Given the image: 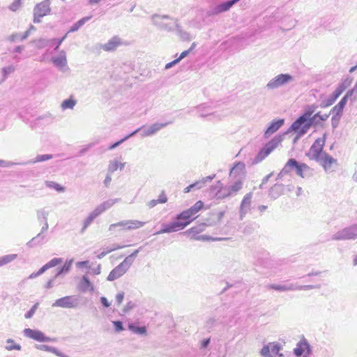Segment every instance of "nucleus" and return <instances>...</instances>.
<instances>
[{
    "label": "nucleus",
    "mask_w": 357,
    "mask_h": 357,
    "mask_svg": "<svg viewBox=\"0 0 357 357\" xmlns=\"http://www.w3.org/2000/svg\"><path fill=\"white\" fill-rule=\"evenodd\" d=\"M317 106L312 105L307 106L303 115L299 116L290 126L287 132L274 137L271 141L266 143L259 151L253 159V163L257 164L264 160L278 145L282 142L284 136L290 131L298 132L299 136L304 135L310 127L313 125L312 114L315 112Z\"/></svg>",
    "instance_id": "nucleus-1"
},
{
    "label": "nucleus",
    "mask_w": 357,
    "mask_h": 357,
    "mask_svg": "<svg viewBox=\"0 0 357 357\" xmlns=\"http://www.w3.org/2000/svg\"><path fill=\"white\" fill-rule=\"evenodd\" d=\"M153 25L156 26L160 30L171 32L175 30L177 26V19L171 18L169 15H160L154 14L151 17Z\"/></svg>",
    "instance_id": "nucleus-2"
},
{
    "label": "nucleus",
    "mask_w": 357,
    "mask_h": 357,
    "mask_svg": "<svg viewBox=\"0 0 357 357\" xmlns=\"http://www.w3.org/2000/svg\"><path fill=\"white\" fill-rule=\"evenodd\" d=\"M333 241H345L357 239V224L352 225L335 232L331 236Z\"/></svg>",
    "instance_id": "nucleus-3"
},
{
    "label": "nucleus",
    "mask_w": 357,
    "mask_h": 357,
    "mask_svg": "<svg viewBox=\"0 0 357 357\" xmlns=\"http://www.w3.org/2000/svg\"><path fill=\"white\" fill-rule=\"evenodd\" d=\"M326 135L324 134L323 137L317 139L310 148L307 156L310 160L318 162L321 159L322 154L324 153L323 152V148L326 142Z\"/></svg>",
    "instance_id": "nucleus-4"
},
{
    "label": "nucleus",
    "mask_w": 357,
    "mask_h": 357,
    "mask_svg": "<svg viewBox=\"0 0 357 357\" xmlns=\"http://www.w3.org/2000/svg\"><path fill=\"white\" fill-rule=\"evenodd\" d=\"M239 1L240 0H229L220 4L211 6L206 11V15L207 17H212L227 12Z\"/></svg>",
    "instance_id": "nucleus-5"
},
{
    "label": "nucleus",
    "mask_w": 357,
    "mask_h": 357,
    "mask_svg": "<svg viewBox=\"0 0 357 357\" xmlns=\"http://www.w3.org/2000/svg\"><path fill=\"white\" fill-rule=\"evenodd\" d=\"M293 79V77L289 74H280L271 79L268 82L266 87L268 89H275L291 82Z\"/></svg>",
    "instance_id": "nucleus-6"
},
{
    "label": "nucleus",
    "mask_w": 357,
    "mask_h": 357,
    "mask_svg": "<svg viewBox=\"0 0 357 357\" xmlns=\"http://www.w3.org/2000/svg\"><path fill=\"white\" fill-rule=\"evenodd\" d=\"M79 304V300L75 296H66L54 301L52 307L63 308H75Z\"/></svg>",
    "instance_id": "nucleus-7"
},
{
    "label": "nucleus",
    "mask_w": 357,
    "mask_h": 357,
    "mask_svg": "<svg viewBox=\"0 0 357 357\" xmlns=\"http://www.w3.org/2000/svg\"><path fill=\"white\" fill-rule=\"evenodd\" d=\"M190 221H187L185 222L175 221L170 224H163L162 228L160 231L155 232L154 234L158 235L160 234L174 232L178 231V229H184L187 225L190 224Z\"/></svg>",
    "instance_id": "nucleus-8"
},
{
    "label": "nucleus",
    "mask_w": 357,
    "mask_h": 357,
    "mask_svg": "<svg viewBox=\"0 0 357 357\" xmlns=\"http://www.w3.org/2000/svg\"><path fill=\"white\" fill-rule=\"evenodd\" d=\"M24 336L36 340L40 342H53L55 340L50 337L45 336L40 331L33 330L31 328H25L23 331Z\"/></svg>",
    "instance_id": "nucleus-9"
},
{
    "label": "nucleus",
    "mask_w": 357,
    "mask_h": 357,
    "mask_svg": "<svg viewBox=\"0 0 357 357\" xmlns=\"http://www.w3.org/2000/svg\"><path fill=\"white\" fill-rule=\"evenodd\" d=\"M326 172H333L337 165V160L326 153H324L318 161Z\"/></svg>",
    "instance_id": "nucleus-10"
},
{
    "label": "nucleus",
    "mask_w": 357,
    "mask_h": 357,
    "mask_svg": "<svg viewBox=\"0 0 357 357\" xmlns=\"http://www.w3.org/2000/svg\"><path fill=\"white\" fill-rule=\"evenodd\" d=\"M130 265L123 260L120 264L115 267L107 276L108 281H114L122 276L129 269Z\"/></svg>",
    "instance_id": "nucleus-11"
},
{
    "label": "nucleus",
    "mask_w": 357,
    "mask_h": 357,
    "mask_svg": "<svg viewBox=\"0 0 357 357\" xmlns=\"http://www.w3.org/2000/svg\"><path fill=\"white\" fill-rule=\"evenodd\" d=\"M169 124H170V122L155 123L146 128L144 126H143L144 128L142 129V132H141L140 135L142 137H146L154 135L161 129L167 126Z\"/></svg>",
    "instance_id": "nucleus-12"
},
{
    "label": "nucleus",
    "mask_w": 357,
    "mask_h": 357,
    "mask_svg": "<svg viewBox=\"0 0 357 357\" xmlns=\"http://www.w3.org/2000/svg\"><path fill=\"white\" fill-rule=\"evenodd\" d=\"M347 102V101L346 100V98H342L340 101L331 109L330 114L333 115L331 119L333 128H336V125L334 124V121L335 120L336 117H337V121H340Z\"/></svg>",
    "instance_id": "nucleus-13"
},
{
    "label": "nucleus",
    "mask_w": 357,
    "mask_h": 357,
    "mask_svg": "<svg viewBox=\"0 0 357 357\" xmlns=\"http://www.w3.org/2000/svg\"><path fill=\"white\" fill-rule=\"evenodd\" d=\"M229 176L234 180L241 178L242 182L245 178V165L243 162H237L230 170Z\"/></svg>",
    "instance_id": "nucleus-14"
},
{
    "label": "nucleus",
    "mask_w": 357,
    "mask_h": 357,
    "mask_svg": "<svg viewBox=\"0 0 357 357\" xmlns=\"http://www.w3.org/2000/svg\"><path fill=\"white\" fill-rule=\"evenodd\" d=\"M310 353V344L305 339L298 342L296 344V347L294 349V354L298 357L301 356L303 354V357H307V355H309Z\"/></svg>",
    "instance_id": "nucleus-15"
},
{
    "label": "nucleus",
    "mask_w": 357,
    "mask_h": 357,
    "mask_svg": "<svg viewBox=\"0 0 357 357\" xmlns=\"http://www.w3.org/2000/svg\"><path fill=\"white\" fill-rule=\"evenodd\" d=\"M252 197V192H249L244 196L240 206L239 218L241 220H243L247 213L250 210Z\"/></svg>",
    "instance_id": "nucleus-16"
},
{
    "label": "nucleus",
    "mask_w": 357,
    "mask_h": 357,
    "mask_svg": "<svg viewBox=\"0 0 357 357\" xmlns=\"http://www.w3.org/2000/svg\"><path fill=\"white\" fill-rule=\"evenodd\" d=\"M50 4V0H43L34 6L33 12L38 13L39 16L45 17L51 12Z\"/></svg>",
    "instance_id": "nucleus-17"
},
{
    "label": "nucleus",
    "mask_w": 357,
    "mask_h": 357,
    "mask_svg": "<svg viewBox=\"0 0 357 357\" xmlns=\"http://www.w3.org/2000/svg\"><path fill=\"white\" fill-rule=\"evenodd\" d=\"M121 44V39L118 36H114L105 44H98L99 48L106 52L114 51Z\"/></svg>",
    "instance_id": "nucleus-18"
},
{
    "label": "nucleus",
    "mask_w": 357,
    "mask_h": 357,
    "mask_svg": "<svg viewBox=\"0 0 357 357\" xmlns=\"http://www.w3.org/2000/svg\"><path fill=\"white\" fill-rule=\"evenodd\" d=\"M284 123V119H278L273 121L265 130L264 136L268 138L271 135L277 132Z\"/></svg>",
    "instance_id": "nucleus-19"
},
{
    "label": "nucleus",
    "mask_w": 357,
    "mask_h": 357,
    "mask_svg": "<svg viewBox=\"0 0 357 357\" xmlns=\"http://www.w3.org/2000/svg\"><path fill=\"white\" fill-rule=\"evenodd\" d=\"M294 170L296 174L302 178L309 177L311 174L310 168L305 163H298L297 162Z\"/></svg>",
    "instance_id": "nucleus-20"
},
{
    "label": "nucleus",
    "mask_w": 357,
    "mask_h": 357,
    "mask_svg": "<svg viewBox=\"0 0 357 357\" xmlns=\"http://www.w3.org/2000/svg\"><path fill=\"white\" fill-rule=\"evenodd\" d=\"M120 199L116 198V199H109L100 205H98L96 208L95 211L99 214H102L103 212H105L106 210L110 208L113 205H114L116 203L120 202Z\"/></svg>",
    "instance_id": "nucleus-21"
},
{
    "label": "nucleus",
    "mask_w": 357,
    "mask_h": 357,
    "mask_svg": "<svg viewBox=\"0 0 357 357\" xmlns=\"http://www.w3.org/2000/svg\"><path fill=\"white\" fill-rule=\"evenodd\" d=\"M52 63L58 68H63L67 66L66 54L64 50L59 52L58 56H53L52 58Z\"/></svg>",
    "instance_id": "nucleus-22"
},
{
    "label": "nucleus",
    "mask_w": 357,
    "mask_h": 357,
    "mask_svg": "<svg viewBox=\"0 0 357 357\" xmlns=\"http://www.w3.org/2000/svg\"><path fill=\"white\" fill-rule=\"evenodd\" d=\"M35 348L41 350V351H45L48 352H51L56 356L59 357H69L68 356L64 354L63 353L59 351L56 348L46 345V344H36Z\"/></svg>",
    "instance_id": "nucleus-23"
},
{
    "label": "nucleus",
    "mask_w": 357,
    "mask_h": 357,
    "mask_svg": "<svg viewBox=\"0 0 357 357\" xmlns=\"http://www.w3.org/2000/svg\"><path fill=\"white\" fill-rule=\"evenodd\" d=\"M211 192L213 193V197L217 199H223L229 197L228 194H224L221 190V181H218L211 188Z\"/></svg>",
    "instance_id": "nucleus-24"
},
{
    "label": "nucleus",
    "mask_w": 357,
    "mask_h": 357,
    "mask_svg": "<svg viewBox=\"0 0 357 357\" xmlns=\"http://www.w3.org/2000/svg\"><path fill=\"white\" fill-rule=\"evenodd\" d=\"M297 165L296 160L294 158L289 159L284 167L282 168L281 172L278 174V177L281 178L283 175L289 174L292 170H294V167Z\"/></svg>",
    "instance_id": "nucleus-25"
},
{
    "label": "nucleus",
    "mask_w": 357,
    "mask_h": 357,
    "mask_svg": "<svg viewBox=\"0 0 357 357\" xmlns=\"http://www.w3.org/2000/svg\"><path fill=\"white\" fill-rule=\"evenodd\" d=\"M43 225L41 228L40 233H39L36 236L33 237L26 243V245L29 246V248H32L33 246L34 243L37 239H40L41 241L44 240L45 235H43V233L45 232L48 229L49 225L48 222H45L43 223Z\"/></svg>",
    "instance_id": "nucleus-26"
},
{
    "label": "nucleus",
    "mask_w": 357,
    "mask_h": 357,
    "mask_svg": "<svg viewBox=\"0 0 357 357\" xmlns=\"http://www.w3.org/2000/svg\"><path fill=\"white\" fill-rule=\"evenodd\" d=\"M243 183L241 179H236L229 185H227L231 195V196H234L237 194V192L243 188Z\"/></svg>",
    "instance_id": "nucleus-27"
},
{
    "label": "nucleus",
    "mask_w": 357,
    "mask_h": 357,
    "mask_svg": "<svg viewBox=\"0 0 357 357\" xmlns=\"http://www.w3.org/2000/svg\"><path fill=\"white\" fill-rule=\"evenodd\" d=\"M269 289H274L279 291H296V284H272L268 286Z\"/></svg>",
    "instance_id": "nucleus-28"
},
{
    "label": "nucleus",
    "mask_w": 357,
    "mask_h": 357,
    "mask_svg": "<svg viewBox=\"0 0 357 357\" xmlns=\"http://www.w3.org/2000/svg\"><path fill=\"white\" fill-rule=\"evenodd\" d=\"M73 259L66 260L64 265L57 270L55 277H60L69 273L73 265Z\"/></svg>",
    "instance_id": "nucleus-29"
},
{
    "label": "nucleus",
    "mask_w": 357,
    "mask_h": 357,
    "mask_svg": "<svg viewBox=\"0 0 357 357\" xmlns=\"http://www.w3.org/2000/svg\"><path fill=\"white\" fill-rule=\"evenodd\" d=\"M79 289L82 291L86 292L87 291H93V286L90 282L89 279L84 275L79 283Z\"/></svg>",
    "instance_id": "nucleus-30"
},
{
    "label": "nucleus",
    "mask_w": 357,
    "mask_h": 357,
    "mask_svg": "<svg viewBox=\"0 0 357 357\" xmlns=\"http://www.w3.org/2000/svg\"><path fill=\"white\" fill-rule=\"evenodd\" d=\"M100 215L95 211V209L88 215V217L84 220L83 222V227L80 231L81 234L84 233L86 228L91 224V222L94 220Z\"/></svg>",
    "instance_id": "nucleus-31"
},
{
    "label": "nucleus",
    "mask_w": 357,
    "mask_h": 357,
    "mask_svg": "<svg viewBox=\"0 0 357 357\" xmlns=\"http://www.w3.org/2000/svg\"><path fill=\"white\" fill-rule=\"evenodd\" d=\"M146 224L145 222H142L136 220H126V227L125 230H132L142 227Z\"/></svg>",
    "instance_id": "nucleus-32"
},
{
    "label": "nucleus",
    "mask_w": 357,
    "mask_h": 357,
    "mask_svg": "<svg viewBox=\"0 0 357 357\" xmlns=\"http://www.w3.org/2000/svg\"><path fill=\"white\" fill-rule=\"evenodd\" d=\"M215 176V175L214 174L213 176L204 177L202 179L197 181L191 185L194 189H201L206 185L207 182L211 181L214 178Z\"/></svg>",
    "instance_id": "nucleus-33"
},
{
    "label": "nucleus",
    "mask_w": 357,
    "mask_h": 357,
    "mask_svg": "<svg viewBox=\"0 0 357 357\" xmlns=\"http://www.w3.org/2000/svg\"><path fill=\"white\" fill-rule=\"evenodd\" d=\"M50 212L45 208H42L36 211L37 219L40 222H47Z\"/></svg>",
    "instance_id": "nucleus-34"
},
{
    "label": "nucleus",
    "mask_w": 357,
    "mask_h": 357,
    "mask_svg": "<svg viewBox=\"0 0 357 357\" xmlns=\"http://www.w3.org/2000/svg\"><path fill=\"white\" fill-rule=\"evenodd\" d=\"M175 30H176L177 35L182 40L188 41L192 39L190 34L188 32L183 31L178 22L177 26H175Z\"/></svg>",
    "instance_id": "nucleus-35"
},
{
    "label": "nucleus",
    "mask_w": 357,
    "mask_h": 357,
    "mask_svg": "<svg viewBox=\"0 0 357 357\" xmlns=\"http://www.w3.org/2000/svg\"><path fill=\"white\" fill-rule=\"evenodd\" d=\"M205 225H200L194 227H192L183 234H192V236H197V234L204 231Z\"/></svg>",
    "instance_id": "nucleus-36"
},
{
    "label": "nucleus",
    "mask_w": 357,
    "mask_h": 357,
    "mask_svg": "<svg viewBox=\"0 0 357 357\" xmlns=\"http://www.w3.org/2000/svg\"><path fill=\"white\" fill-rule=\"evenodd\" d=\"M16 254H10L0 257V267L10 263L17 258Z\"/></svg>",
    "instance_id": "nucleus-37"
},
{
    "label": "nucleus",
    "mask_w": 357,
    "mask_h": 357,
    "mask_svg": "<svg viewBox=\"0 0 357 357\" xmlns=\"http://www.w3.org/2000/svg\"><path fill=\"white\" fill-rule=\"evenodd\" d=\"M128 329L136 334L139 335H146V328L145 326L138 327L135 326L133 324H130L128 325Z\"/></svg>",
    "instance_id": "nucleus-38"
},
{
    "label": "nucleus",
    "mask_w": 357,
    "mask_h": 357,
    "mask_svg": "<svg viewBox=\"0 0 357 357\" xmlns=\"http://www.w3.org/2000/svg\"><path fill=\"white\" fill-rule=\"evenodd\" d=\"M50 42L51 40L46 38H40L38 40H33L31 43H34L38 49H43L46 46L49 45Z\"/></svg>",
    "instance_id": "nucleus-39"
},
{
    "label": "nucleus",
    "mask_w": 357,
    "mask_h": 357,
    "mask_svg": "<svg viewBox=\"0 0 357 357\" xmlns=\"http://www.w3.org/2000/svg\"><path fill=\"white\" fill-rule=\"evenodd\" d=\"M351 82L352 79L350 77H347L338 84L337 88L343 93L351 85Z\"/></svg>",
    "instance_id": "nucleus-40"
},
{
    "label": "nucleus",
    "mask_w": 357,
    "mask_h": 357,
    "mask_svg": "<svg viewBox=\"0 0 357 357\" xmlns=\"http://www.w3.org/2000/svg\"><path fill=\"white\" fill-rule=\"evenodd\" d=\"M45 185L50 188H53L56 191L59 192H63L65 191V188L59 185V183L54 181H47L45 182Z\"/></svg>",
    "instance_id": "nucleus-41"
},
{
    "label": "nucleus",
    "mask_w": 357,
    "mask_h": 357,
    "mask_svg": "<svg viewBox=\"0 0 357 357\" xmlns=\"http://www.w3.org/2000/svg\"><path fill=\"white\" fill-rule=\"evenodd\" d=\"M7 345L6 346V349L8 351L11 350H21L22 347L20 344H15L13 339H8L6 340Z\"/></svg>",
    "instance_id": "nucleus-42"
},
{
    "label": "nucleus",
    "mask_w": 357,
    "mask_h": 357,
    "mask_svg": "<svg viewBox=\"0 0 357 357\" xmlns=\"http://www.w3.org/2000/svg\"><path fill=\"white\" fill-rule=\"evenodd\" d=\"M328 117L329 114H321L320 112H318L313 116V124H318L319 121H325Z\"/></svg>",
    "instance_id": "nucleus-43"
},
{
    "label": "nucleus",
    "mask_w": 357,
    "mask_h": 357,
    "mask_svg": "<svg viewBox=\"0 0 357 357\" xmlns=\"http://www.w3.org/2000/svg\"><path fill=\"white\" fill-rule=\"evenodd\" d=\"M191 238L194 240H199V241H226L229 240V238H211V237L206 236V235H201L197 236H192Z\"/></svg>",
    "instance_id": "nucleus-44"
},
{
    "label": "nucleus",
    "mask_w": 357,
    "mask_h": 357,
    "mask_svg": "<svg viewBox=\"0 0 357 357\" xmlns=\"http://www.w3.org/2000/svg\"><path fill=\"white\" fill-rule=\"evenodd\" d=\"M76 104V101L73 99L69 98L63 101L61 107L63 109H73Z\"/></svg>",
    "instance_id": "nucleus-45"
},
{
    "label": "nucleus",
    "mask_w": 357,
    "mask_h": 357,
    "mask_svg": "<svg viewBox=\"0 0 357 357\" xmlns=\"http://www.w3.org/2000/svg\"><path fill=\"white\" fill-rule=\"evenodd\" d=\"M15 70V68L12 65L3 68L1 70L3 80H6L8 75L13 73Z\"/></svg>",
    "instance_id": "nucleus-46"
},
{
    "label": "nucleus",
    "mask_w": 357,
    "mask_h": 357,
    "mask_svg": "<svg viewBox=\"0 0 357 357\" xmlns=\"http://www.w3.org/2000/svg\"><path fill=\"white\" fill-rule=\"evenodd\" d=\"M194 215L191 213V211L188 209L181 212L180 214L177 215L176 220L179 221L181 220H188L192 218Z\"/></svg>",
    "instance_id": "nucleus-47"
},
{
    "label": "nucleus",
    "mask_w": 357,
    "mask_h": 357,
    "mask_svg": "<svg viewBox=\"0 0 357 357\" xmlns=\"http://www.w3.org/2000/svg\"><path fill=\"white\" fill-rule=\"evenodd\" d=\"M53 158L52 154L38 155L37 157L31 161V163L40 162L50 160Z\"/></svg>",
    "instance_id": "nucleus-48"
},
{
    "label": "nucleus",
    "mask_w": 357,
    "mask_h": 357,
    "mask_svg": "<svg viewBox=\"0 0 357 357\" xmlns=\"http://www.w3.org/2000/svg\"><path fill=\"white\" fill-rule=\"evenodd\" d=\"M126 247V245H114L113 248L106 250V251H102V252H100L98 256L97 257L98 259H102L105 256H106L108 253L112 252V251H114V250H119V249H121V248H123Z\"/></svg>",
    "instance_id": "nucleus-49"
},
{
    "label": "nucleus",
    "mask_w": 357,
    "mask_h": 357,
    "mask_svg": "<svg viewBox=\"0 0 357 357\" xmlns=\"http://www.w3.org/2000/svg\"><path fill=\"white\" fill-rule=\"evenodd\" d=\"M204 206V204L202 201L197 202L192 206H191L189 210L191 213L195 215L197 212H199Z\"/></svg>",
    "instance_id": "nucleus-50"
},
{
    "label": "nucleus",
    "mask_w": 357,
    "mask_h": 357,
    "mask_svg": "<svg viewBox=\"0 0 357 357\" xmlns=\"http://www.w3.org/2000/svg\"><path fill=\"white\" fill-rule=\"evenodd\" d=\"M141 249L142 247L139 248L137 250H135L131 255L126 257L124 260L131 266Z\"/></svg>",
    "instance_id": "nucleus-51"
},
{
    "label": "nucleus",
    "mask_w": 357,
    "mask_h": 357,
    "mask_svg": "<svg viewBox=\"0 0 357 357\" xmlns=\"http://www.w3.org/2000/svg\"><path fill=\"white\" fill-rule=\"evenodd\" d=\"M63 262L62 258H54L46 264L48 269L53 268Z\"/></svg>",
    "instance_id": "nucleus-52"
},
{
    "label": "nucleus",
    "mask_w": 357,
    "mask_h": 357,
    "mask_svg": "<svg viewBox=\"0 0 357 357\" xmlns=\"http://www.w3.org/2000/svg\"><path fill=\"white\" fill-rule=\"evenodd\" d=\"M336 100L330 95L326 100L321 103V107H327L332 105Z\"/></svg>",
    "instance_id": "nucleus-53"
},
{
    "label": "nucleus",
    "mask_w": 357,
    "mask_h": 357,
    "mask_svg": "<svg viewBox=\"0 0 357 357\" xmlns=\"http://www.w3.org/2000/svg\"><path fill=\"white\" fill-rule=\"evenodd\" d=\"M38 305H39L38 303H36V304H34L32 306V307L25 314V315H24L25 318L26 319H31L33 316L36 310H37V308L38 307Z\"/></svg>",
    "instance_id": "nucleus-54"
},
{
    "label": "nucleus",
    "mask_w": 357,
    "mask_h": 357,
    "mask_svg": "<svg viewBox=\"0 0 357 357\" xmlns=\"http://www.w3.org/2000/svg\"><path fill=\"white\" fill-rule=\"evenodd\" d=\"M117 227H121L123 228V229L125 230V228L126 227V220L120 221L119 222L110 225L109 227V230L112 231L114 228Z\"/></svg>",
    "instance_id": "nucleus-55"
},
{
    "label": "nucleus",
    "mask_w": 357,
    "mask_h": 357,
    "mask_svg": "<svg viewBox=\"0 0 357 357\" xmlns=\"http://www.w3.org/2000/svg\"><path fill=\"white\" fill-rule=\"evenodd\" d=\"M22 0H15L9 6V9L13 12L17 11L21 7Z\"/></svg>",
    "instance_id": "nucleus-56"
},
{
    "label": "nucleus",
    "mask_w": 357,
    "mask_h": 357,
    "mask_svg": "<svg viewBox=\"0 0 357 357\" xmlns=\"http://www.w3.org/2000/svg\"><path fill=\"white\" fill-rule=\"evenodd\" d=\"M119 168V162L117 160H112L109 162L108 171L110 173L114 172Z\"/></svg>",
    "instance_id": "nucleus-57"
},
{
    "label": "nucleus",
    "mask_w": 357,
    "mask_h": 357,
    "mask_svg": "<svg viewBox=\"0 0 357 357\" xmlns=\"http://www.w3.org/2000/svg\"><path fill=\"white\" fill-rule=\"evenodd\" d=\"M112 324L114 326L116 332H121L124 330L123 323L121 321H113Z\"/></svg>",
    "instance_id": "nucleus-58"
},
{
    "label": "nucleus",
    "mask_w": 357,
    "mask_h": 357,
    "mask_svg": "<svg viewBox=\"0 0 357 357\" xmlns=\"http://www.w3.org/2000/svg\"><path fill=\"white\" fill-rule=\"evenodd\" d=\"M281 347L278 343L273 344L270 347V353L271 352L273 354H278L280 356H282L279 354V351L280 350Z\"/></svg>",
    "instance_id": "nucleus-59"
},
{
    "label": "nucleus",
    "mask_w": 357,
    "mask_h": 357,
    "mask_svg": "<svg viewBox=\"0 0 357 357\" xmlns=\"http://www.w3.org/2000/svg\"><path fill=\"white\" fill-rule=\"evenodd\" d=\"M260 354L264 357H272L270 354V347L268 345H265L262 347Z\"/></svg>",
    "instance_id": "nucleus-60"
},
{
    "label": "nucleus",
    "mask_w": 357,
    "mask_h": 357,
    "mask_svg": "<svg viewBox=\"0 0 357 357\" xmlns=\"http://www.w3.org/2000/svg\"><path fill=\"white\" fill-rule=\"evenodd\" d=\"M67 35H68V33H66L61 38H59V39L54 38V39L51 40V42H56V46L54 47L55 50H57L59 49V46L64 41V40L66 38Z\"/></svg>",
    "instance_id": "nucleus-61"
},
{
    "label": "nucleus",
    "mask_w": 357,
    "mask_h": 357,
    "mask_svg": "<svg viewBox=\"0 0 357 357\" xmlns=\"http://www.w3.org/2000/svg\"><path fill=\"white\" fill-rule=\"evenodd\" d=\"M22 35L23 34H20L19 33H13L8 37V40L10 42H15L17 40H21V37L22 36Z\"/></svg>",
    "instance_id": "nucleus-62"
},
{
    "label": "nucleus",
    "mask_w": 357,
    "mask_h": 357,
    "mask_svg": "<svg viewBox=\"0 0 357 357\" xmlns=\"http://www.w3.org/2000/svg\"><path fill=\"white\" fill-rule=\"evenodd\" d=\"M33 30H36L35 26L33 25H31L29 29L23 33L22 36L21 37V40H26L29 36L31 31Z\"/></svg>",
    "instance_id": "nucleus-63"
},
{
    "label": "nucleus",
    "mask_w": 357,
    "mask_h": 357,
    "mask_svg": "<svg viewBox=\"0 0 357 357\" xmlns=\"http://www.w3.org/2000/svg\"><path fill=\"white\" fill-rule=\"evenodd\" d=\"M135 305L133 302L132 301H129L126 303V305H125V307H123V312L124 313H127L130 310H131L132 309H133L135 307Z\"/></svg>",
    "instance_id": "nucleus-64"
}]
</instances>
